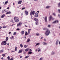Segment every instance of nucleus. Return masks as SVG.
I'll return each instance as SVG.
<instances>
[{
	"instance_id": "0e129e2a",
	"label": "nucleus",
	"mask_w": 60,
	"mask_h": 60,
	"mask_svg": "<svg viewBox=\"0 0 60 60\" xmlns=\"http://www.w3.org/2000/svg\"><path fill=\"white\" fill-rule=\"evenodd\" d=\"M37 11V12H38V13H39V12H40L39 11Z\"/></svg>"
},
{
	"instance_id": "ddd939ff",
	"label": "nucleus",
	"mask_w": 60,
	"mask_h": 60,
	"mask_svg": "<svg viewBox=\"0 0 60 60\" xmlns=\"http://www.w3.org/2000/svg\"><path fill=\"white\" fill-rule=\"evenodd\" d=\"M51 18H52V16L50 15L49 17V21H50V20H51Z\"/></svg>"
},
{
	"instance_id": "72a5a7b5",
	"label": "nucleus",
	"mask_w": 60,
	"mask_h": 60,
	"mask_svg": "<svg viewBox=\"0 0 60 60\" xmlns=\"http://www.w3.org/2000/svg\"><path fill=\"white\" fill-rule=\"evenodd\" d=\"M38 52H40V51H41V49H38Z\"/></svg>"
},
{
	"instance_id": "2f4dec72",
	"label": "nucleus",
	"mask_w": 60,
	"mask_h": 60,
	"mask_svg": "<svg viewBox=\"0 0 60 60\" xmlns=\"http://www.w3.org/2000/svg\"><path fill=\"white\" fill-rule=\"evenodd\" d=\"M7 27V26H3V28H6Z\"/></svg>"
},
{
	"instance_id": "4be33fe9",
	"label": "nucleus",
	"mask_w": 60,
	"mask_h": 60,
	"mask_svg": "<svg viewBox=\"0 0 60 60\" xmlns=\"http://www.w3.org/2000/svg\"><path fill=\"white\" fill-rule=\"evenodd\" d=\"M21 3H22V1H20L19 2H18V4H21Z\"/></svg>"
},
{
	"instance_id": "09e8293b",
	"label": "nucleus",
	"mask_w": 60,
	"mask_h": 60,
	"mask_svg": "<svg viewBox=\"0 0 60 60\" xmlns=\"http://www.w3.org/2000/svg\"><path fill=\"white\" fill-rule=\"evenodd\" d=\"M14 25H15V24H12V25H11V26H14Z\"/></svg>"
},
{
	"instance_id": "c85d7f7f",
	"label": "nucleus",
	"mask_w": 60,
	"mask_h": 60,
	"mask_svg": "<svg viewBox=\"0 0 60 60\" xmlns=\"http://www.w3.org/2000/svg\"><path fill=\"white\" fill-rule=\"evenodd\" d=\"M17 47H16L15 48V51H16L17 50Z\"/></svg>"
},
{
	"instance_id": "5fc2aeb1",
	"label": "nucleus",
	"mask_w": 60,
	"mask_h": 60,
	"mask_svg": "<svg viewBox=\"0 0 60 60\" xmlns=\"http://www.w3.org/2000/svg\"><path fill=\"white\" fill-rule=\"evenodd\" d=\"M11 22H13V20L12 19L11 20Z\"/></svg>"
},
{
	"instance_id": "f8f14e48",
	"label": "nucleus",
	"mask_w": 60,
	"mask_h": 60,
	"mask_svg": "<svg viewBox=\"0 0 60 60\" xmlns=\"http://www.w3.org/2000/svg\"><path fill=\"white\" fill-rule=\"evenodd\" d=\"M28 34H30V32L31 31V29L28 30Z\"/></svg>"
},
{
	"instance_id": "0eeeda50",
	"label": "nucleus",
	"mask_w": 60,
	"mask_h": 60,
	"mask_svg": "<svg viewBox=\"0 0 60 60\" xmlns=\"http://www.w3.org/2000/svg\"><path fill=\"white\" fill-rule=\"evenodd\" d=\"M38 16H39V15L38 14V13H35V17L36 18H37V17H38Z\"/></svg>"
},
{
	"instance_id": "de8ad7c7",
	"label": "nucleus",
	"mask_w": 60,
	"mask_h": 60,
	"mask_svg": "<svg viewBox=\"0 0 60 60\" xmlns=\"http://www.w3.org/2000/svg\"><path fill=\"white\" fill-rule=\"evenodd\" d=\"M21 15L22 16H23V13H22L21 14Z\"/></svg>"
},
{
	"instance_id": "393cba45",
	"label": "nucleus",
	"mask_w": 60,
	"mask_h": 60,
	"mask_svg": "<svg viewBox=\"0 0 60 60\" xmlns=\"http://www.w3.org/2000/svg\"><path fill=\"white\" fill-rule=\"evenodd\" d=\"M20 46L21 48H23V45L22 44H20Z\"/></svg>"
},
{
	"instance_id": "864d4df0",
	"label": "nucleus",
	"mask_w": 60,
	"mask_h": 60,
	"mask_svg": "<svg viewBox=\"0 0 60 60\" xmlns=\"http://www.w3.org/2000/svg\"><path fill=\"white\" fill-rule=\"evenodd\" d=\"M13 38H14V37H13V36H12V39H13Z\"/></svg>"
},
{
	"instance_id": "7ed1b4c3",
	"label": "nucleus",
	"mask_w": 60,
	"mask_h": 60,
	"mask_svg": "<svg viewBox=\"0 0 60 60\" xmlns=\"http://www.w3.org/2000/svg\"><path fill=\"white\" fill-rule=\"evenodd\" d=\"M1 45H6L7 44V43L6 42V41H4L2 42L1 43Z\"/></svg>"
},
{
	"instance_id": "412c9836",
	"label": "nucleus",
	"mask_w": 60,
	"mask_h": 60,
	"mask_svg": "<svg viewBox=\"0 0 60 60\" xmlns=\"http://www.w3.org/2000/svg\"><path fill=\"white\" fill-rule=\"evenodd\" d=\"M8 2V1H6L5 2V4H4V5H5V4H7Z\"/></svg>"
},
{
	"instance_id": "338daca9",
	"label": "nucleus",
	"mask_w": 60,
	"mask_h": 60,
	"mask_svg": "<svg viewBox=\"0 0 60 60\" xmlns=\"http://www.w3.org/2000/svg\"><path fill=\"white\" fill-rule=\"evenodd\" d=\"M37 50V49H36V51H37V50Z\"/></svg>"
},
{
	"instance_id": "a211bd4d",
	"label": "nucleus",
	"mask_w": 60,
	"mask_h": 60,
	"mask_svg": "<svg viewBox=\"0 0 60 60\" xmlns=\"http://www.w3.org/2000/svg\"><path fill=\"white\" fill-rule=\"evenodd\" d=\"M56 22H57V23H58V21H55L54 22H52V23H56Z\"/></svg>"
},
{
	"instance_id": "2eb2a0df",
	"label": "nucleus",
	"mask_w": 60,
	"mask_h": 60,
	"mask_svg": "<svg viewBox=\"0 0 60 60\" xmlns=\"http://www.w3.org/2000/svg\"><path fill=\"white\" fill-rule=\"evenodd\" d=\"M45 22H47V16H45Z\"/></svg>"
},
{
	"instance_id": "bb28decb",
	"label": "nucleus",
	"mask_w": 60,
	"mask_h": 60,
	"mask_svg": "<svg viewBox=\"0 0 60 60\" xmlns=\"http://www.w3.org/2000/svg\"><path fill=\"white\" fill-rule=\"evenodd\" d=\"M4 51V50H0V53H2Z\"/></svg>"
},
{
	"instance_id": "37998d69",
	"label": "nucleus",
	"mask_w": 60,
	"mask_h": 60,
	"mask_svg": "<svg viewBox=\"0 0 60 60\" xmlns=\"http://www.w3.org/2000/svg\"><path fill=\"white\" fill-rule=\"evenodd\" d=\"M29 51H30V52H31V51H32V49H30L29 50Z\"/></svg>"
},
{
	"instance_id": "3c124183",
	"label": "nucleus",
	"mask_w": 60,
	"mask_h": 60,
	"mask_svg": "<svg viewBox=\"0 0 60 60\" xmlns=\"http://www.w3.org/2000/svg\"><path fill=\"white\" fill-rule=\"evenodd\" d=\"M11 32H9V34H11Z\"/></svg>"
},
{
	"instance_id": "8fccbe9b",
	"label": "nucleus",
	"mask_w": 60,
	"mask_h": 60,
	"mask_svg": "<svg viewBox=\"0 0 60 60\" xmlns=\"http://www.w3.org/2000/svg\"><path fill=\"white\" fill-rule=\"evenodd\" d=\"M20 58H22V56H21L20 57Z\"/></svg>"
},
{
	"instance_id": "b1692460",
	"label": "nucleus",
	"mask_w": 60,
	"mask_h": 60,
	"mask_svg": "<svg viewBox=\"0 0 60 60\" xmlns=\"http://www.w3.org/2000/svg\"><path fill=\"white\" fill-rule=\"evenodd\" d=\"M51 55H54L55 54V52H52L51 53Z\"/></svg>"
},
{
	"instance_id": "4d7b16f0",
	"label": "nucleus",
	"mask_w": 60,
	"mask_h": 60,
	"mask_svg": "<svg viewBox=\"0 0 60 60\" xmlns=\"http://www.w3.org/2000/svg\"><path fill=\"white\" fill-rule=\"evenodd\" d=\"M24 38H25V39H26V36H25Z\"/></svg>"
},
{
	"instance_id": "dca6fc26",
	"label": "nucleus",
	"mask_w": 60,
	"mask_h": 60,
	"mask_svg": "<svg viewBox=\"0 0 60 60\" xmlns=\"http://www.w3.org/2000/svg\"><path fill=\"white\" fill-rule=\"evenodd\" d=\"M11 11H9V12H7L6 13V14H11Z\"/></svg>"
},
{
	"instance_id": "6e6d98bb",
	"label": "nucleus",
	"mask_w": 60,
	"mask_h": 60,
	"mask_svg": "<svg viewBox=\"0 0 60 60\" xmlns=\"http://www.w3.org/2000/svg\"><path fill=\"white\" fill-rule=\"evenodd\" d=\"M7 45H8V46H9V45H10V44L9 43H8L7 44Z\"/></svg>"
},
{
	"instance_id": "774afa93",
	"label": "nucleus",
	"mask_w": 60,
	"mask_h": 60,
	"mask_svg": "<svg viewBox=\"0 0 60 60\" xmlns=\"http://www.w3.org/2000/svg\"><path fill=\"white\" fill-rule=\"evenodd\" d=\"M59 44H60V41L59 42Z\"/></svg>"
},
{
	"instance_id": "58836bf2",
	"label": "nucleus",
	"mask_w": 60,
	"mask_h": 60,
	"mask_svg": "<svg viewBox=\"0 0 60 60\" xmlns=\"http://www.w3.org/2000/svg\"><path fill=\"white\" fill-rule=\"evenodd\" d=\"M27 47V45L26 46V45H24V48H26Z\"/></svg>"
},
{
	"instance_id": "423d86ee",
	"label": "nucleus",
	"mask_w": 60,
	"mask_h": 60,
	"mask_svg": "<svg viewBox=\"0 0 60 60\" xmlns=\"http://www.w3.org/2000/svg\"><path fill=\"white\" fill-rule=\"evenodd\" d=\"M22 25V23L21 22H19L17 24V26H20Z\"/></svg>"
},
{
	"instance_id": "a878e982",
	"label": "nucleus",
	"mask_w": 60,
	"mask_h": 60,
	"mask_svg": "<svg viewBox=\"0 0 60 60\" xmlns=\"http://www.w3.org/2000/svg\"><path fill=\"white\" fill-rule=\"evenodd\" d=\"M29 50V49H25V51L26 52V51H28Z\"/></svg>"
},
{
	"instance_id": "6e6552de",
	"label": "nucleus",
	"mask_w": 60,
	"mask_h": 60,
	"mask_svg": "<svg viewBox=\"0 0 60 60\" xmlns=\"http://www.w3.org/2000/svg\"><path fill=\"white\" fill-rule=\"evenodd\" d=\"M21 34L22 35H23V34H24V30H22L21 31Z\"/></svg>"
},
{
	"instance_id": "e2e57ef3",
	"label": "nucleus",
	"mask_w": 60,
	"mask_h": 60,
	"mask_svg": "<svg viewBox=\"0 0 60 60\" xmlns=\"http://www.w3.org/2000/svg\"><path fill=\"white\" fill-rule=\"evenodd\" d=\"M14 52V50L13 51H12L11 52Z\"/></svg>"
},
{
	"instance_id": "79ce46f5",
	"label": "nucleus",
	"mask_w": 60,
	"mask_h": 60,
	"mask_svg": "<svg viewBox=\"0 0 60 60\" xmlns=\"http://www.w3.org/2000/svg\"><path fill=\"white\" fill-rule=\"evenodd\" d=\"M42 59H43L41 57L39 60H42Z\"/></svg>"
},
{
	"instance_id": "f03ea898",
	"label": "nucleus",
	"mask_w": 60,
	"mask_h": 60,
	"mask_svg": "<svg viewBox=\"0 0 60 60\" xmlns=\"http://www.w3.org/2000/svg\"><path fill=\"white\" fill-rule=\"evenodd\" d=\"M14 20L16 22H19V19L17 17H14Z\"/></svg>"
},
{
	"instance_id": "f3484780",
	"label": "nucleus",
	"mask_w": 60,
	"mask_h": 60,
	"mask_svg": "<svg viewBox=\"0 0 60 60\" xmlns=\"http://www.w3.org/2000/svg\"><path fill=\"white\" fill-rule=\"evenodd\" d=\"M38 45H40V43H37L35 45V46L37 47V46Z\"/></svg>"
},
{
	"instance_id": "473e14b6",
	"label": "nucleus",
	"mask_w": 60,
	"mask_h": 60,
	"mask_svg": "<svg viewBox=\"0 0 60 60\" xmlns=\"http://www.w3.org/2000/svg\"><path fill=\"white\" fill-rule=\"evenodd\" d=\"M7 58L8 59V60H10V56H8Z\"/></svg>"
},
{
	"instance_id": "9b49d317",
	"label": "nucleus",
	"mask_w": 60,
	"mask_h": 60,
	"mask_svg": "<svg viewBox=\"0 0 60 60\" xmlns=\"http://www.w3.org/2000/svg\"><path fill=\"white\" fill-rule=\"evenodd\" d=\"M22 51H23L22 49L20 50L18 52V53H21L22 52Z\"/></svg>"
},
{
	"instance_id": "603ef678",
	"label": "nucleus",
	"mask_w": 60,
	"mask_h": 60,
	"mask_svg": "<svg viewBox=\"0 0 60 60\" xmlns=\"http://www.w3.org/2000/svg\"><path fill=\"white\" fill-rule=\"evenodd\" d=\"M58 11L60 13V9L58 10Z\"/></svg>"
},
{
	"instance_id": "4c0bfd02",
	"label": "nucleus",
	"mask_w": 60,
	"mask_h": 60,
	"mask_svg": "<svg viewBox=\"0 0 60 60\" xmlns=\"http://www.w3.org/2000/svg\"><path fill=\"white\" fill-rule=\"evenodd\" d=\"M19 30H20V29L19 28H18L16 29V30H17V31H19Z\"/></svg>"
},
{
	"instance_id": "cd10ccee",
	"label": "nucleus",
	"mask_w": 60,
	"mask_h": 60,
	"mask_svg": "<svg viewBox=\"0 0 60 60\" xmlns=\"http://www.w3.org/2000/svg\"><path fill=\"white\" fill-rule=\"evenodd\" d=\"M8 37H6V41H7L8 40Z\"/></svg>"
},
{
	"instance_id": "aec40b11",
	"label": "nucleus",
	"mask_w": 60,
	"mask_h": 60,
	"mask_svg": "<svg viewBox=\"0 0 60 60\" xmlns=\"http://www.w3.org/2000/svg\"><path fill=\"white\" fill-rule=\"evenodd\" d=\"M28 34L27 32L26 31L25 35H27Z\"/></svg>"
},
{
	"instance_id": "052dcab7",
	"label": "nucleus",
	"mask_w": 60,
	"mask_h": 60,
	"mask_svg": "<svg viewBox=\"0 0 60 60\" xmlns=\"http://www.w3.org/2000/svg\"><path fill=\"white\" fill-rule=\"evenodd\" d=\"M43 43H44V44H43L44 45H45V43L44 42Z\"/></svg>"
},
{
	"instance_id": "20e7f679",
	"label": "nucleus",
	"mask_w": 60,
	"mask_h": 60,
	"mask_svg": "<svg viewBox=\"0 0 60 60\" xmlns=\"http://www.w3.org/2000/svg\"><path fill=\"white\" fill-rule=\"evenodd\" d=\"M34 20L35 21H36V24L37 25H38V19H36V18H34Z\"/></svg>"
},
{
	"instance_id": "6ab92c4d",
	"label": "nucleus",
	"mask_w": 60,
	"mask_h": 60,
	"mask_svg": "<svg viewBox=\"0 0 60 60\" xmlns=\"http://www.w3.org/2000/svg\"><path fill=\"white\" fill-rule=\"evenodd\" d=\"M4 16H5V15L3 14L2 15L1 17L2 18H4Z\"/></svg>"
},
{
	"instance_id": "49530a36",
	"label": "nucleus",
	"mask_w": 60,
	"mask_h": 60,
	"mask_svg": "<svg viewBox=\"0 0 60 60\" xmlns=\"http://www.w3.org/2000/svg\"><path fill=\"white\" fill-rule=\"evenodd\" d=\"M4 12H5V10H4V11H2V13H4Z\"/></svg>"
},
{
	"instance_id": "9d476101",
	"label": "nucleus",
	"mask_w": 60,
	"mask_h": 60,
	"mask_svg": "<svg viewBox=\"0 0 60 60\" xmlns=\"http://www.w3.org/2000/svg\"><path fill=\"white\" fill-rule=\"evenodd\" d=\"M30 39L29 38H28L27 39V40L26 41L27 42H29L30 41Z\"/></svg>"
},
{
	"instance_id": "1a4fd4ad",
	"label": "nucleus",
	"mask_w": 60,
	"mask_h": 60,
	"mask_svg": "<svg viewBox=\"0 0 60 60\" xmlns=\"http://www.w3.org/2000/svg\"><path fill=\"white\" fill-rule=\"evenodd\" d=\"M58 42H59V41L58 40H57L56 41V45H58Z\"/></svg>"
},
{
	"instance_id": "c756f323",
	"label": "nucleus",
	"mask_w": 60,
	"mask_h": 60,
	"mask_svg": "<svg viewBox=\"0 0 60 60\" xmlns=\"http://www.w3.org/2000/svg\"><path fill=\"white\" fill-rule=\"evenodd\" d=\"M13 34L14 35H16V32H14Z\"/></svg>"
},
{
	"instance_id": "e433bc0d",
	"label": "nucleus",
	"mask_w": 60,
	"mask_h": 60,
	"mask_svg": "<svg viewBox=\"0 0 60 60\" xmlns=\"http://www.w3.org/2000/svg\"><path fill=\"white\" fill-rule=\"evenodd\" d=\"M52 14L55 16H56V13H53Z\"/></svg>"
},
{
	"instance_id": "4468645a",
	"label": "nucleus",
	"mask_w": 60,
	"mask_h": 60,
	"mask_svg": "<svg viewBox=\"0 0 60 60\" xmlns=\"http://www.w3.org/2000/svg\"><path fill=\"white\" fill-rule=\"evenodd\" d=\"M25 14L26 15H28V12H27V11H25Z\"/></svg>"
},
{
	"instance_id": "a19ab883",
	"label": "nucleus",
	"mask_w": 60,
	"mask_h": 60,
	"mask_svg": "<svg viewBox=\"0 0 60 60\" xmlns=\"http://www.w3.org/2000/svg\"><path fill=\"white\" fill-rule=\"evenodd\" d=\"M10 60H13V58H11Z\"/></svg>"
},
{
	"instance_id": "680f3d73",
	"label": "nucleus",
	"mask_w": 60,
	"mask_h": 60,
	"mask_svg": "<svg viewBox=\"0 0 60 60\" xmlns=\"http://www.w3.org/2000/svg\"><path fill=\"white\" fill-rule=\"evenodd\" d=\"M43 30H45V28H43Z\"/></svg>"
},
{
	"instance_id": "c03bdc74",
	"label": "nucleus",
	"mask_w": 60,
	"mask_h": 60,
	"mask_svg": "<svg viewBox=\"0 0 60 60\" xmlns=\"http://www.w3.org/2000/svg\"><path fill=\"white\" fill-rule=\"evenodd\" d=\"M48 27H50V25H48Z\"/></svg>"
},
{
	"instance_id": "a18cd8bd",
	"label": "nucleus",
	"mask_w": 60,
	"mask_h": 60,
	"mask_svg": "<svg viewBox=\"0 0 60 60\" xmlns=\"http://www.w3.org/2000/svg\"><path fill=\"white\" fill-rule=\"evenodd\" d=\"M25 8H22V10H25Z\"/></svg>"
},
{
	"instance_id": "69168bd1",
	"label": "nucleus",
	"mask_w": 60,
	"mask_h": 60,
	"mask_svg": "<svg viewBox=\"0 0 60 60\" xmlns=\"http://www.w3.org/2000/svg\"><path fill=\"white\" fill-rule=\"evenodd\" d=\"M9 9V7H8V8H7V9Z\"/></svg>"
},
{
	"instance_id": "bf43d9fd",
	"label": "nucleus",
	"mask_w": 60,
	"mask_h": 60,
	"mask_svg": "<svg viewBox=\"0 0 60 60\" xmlns=\"http://www.w3.org/2000/svg\"><path fill=\"white\" fill-rule=\"evenodd\" d=\"M43 38V37H41V39H42Z\"/></svg>"
},
{
	"instance_id": "39448f33",
	"label": "nucleus",
	"mask_w": 60,
	"mask_h": 60,
	"mask_svg": "<svg viewBox=\"0 0 60 60\" xmlns=\"http://www.w3.org/2000/svg\"><path fill=\"white\" fill-rule=\"evenodd\" d=\"M34 13H35V11H33L32 12V11H31L30 13V15L31 16H32L33 15H34Z\"/></svg>"
},
{
	"instance_id": "f257e3e1",
	"label": "nucleus",
	"mask_w": 60,
	"mask_h": 60,
	"mask_svg": "<svg viewBox=\"0 0 60 60\" xmlns=\"http://www.w3.org/2000/svg\"><path fill=\"white\" fill-rule=\"evenodd\" d=\"M45 30L46 31L45 33V34L47 36H48L50 34V31L47 28H46Z\"/></svg>"
},
{
	"instance_id": "c9c22d12",
	"label": "nucleus",
	"mask_w": 60,
	"mask_h": 60,
	"mask_svg": "<svg viewBox=\"0 0 60 60\" xmlns=\"http://www.w3.org/2000/svg\"><path fill=\"white\" fill-rule=\"evenodd\" d=\"M5 55H6L5 54H2V56H4H4H5Z\"/></svg>"
},
{
	"instance_id": "f704fd0d",
	"label": "nucleus",
	"mask_w": 60,
	"mask_h": 60,
	"mask_svg": "<svg viewBox=\"0 0 60 60\" xmlns=\"http://www.w3.org/2000/svg\"><path fill=\"white\" fill-rule=\"evenodd\" d=\"M50 6H47L46 7V8H50Z\"/></svg>"
},
{
	"instance_id": "ea45409f",
	"label": "nucleus",
	"mask_w": 60,
	"mask_h": 60,
	"mask_svg": "<svg viewBox=\"0 0 60 60\" xmlns=\"http://www.w3.org/2000/svg\"><path fill=\"white\" fill-rule=\"evenodd\" d=\"M39 33H37L36 34V35L37 36H38V35H39Z\"/></svg>"
},
{
	"instance_id": "7c9ffc66",
	"label": "nucleus",
	"mask_w": 60,
	"mask_h": 60,
	"mask_svg": "<svg viewBox=\"0 0 60 60\" xmlns=\"http://www.w3.org/2000/svg\"><path fill=\"white\" fill-rule=\"evenodd\" d=\"M28 57H29V56H26L25 57V58H28Z\"/></svg>"
},
{
	"instance_id": "5701e85b",
	"label": "nucleus",
	"mask_w": 60,
	"mask_h": 60,
	"mask_svg": "<svg viewBox=\"0 0 60 60\" xmlns=\"http://www.w3.org/2000/svg\"><path fill=\"white\" fill-rule=\"evenodd\" d=\"M32 53V52H29L28 54H31Z\"/></svg>"
},
{
	"instance_id": "13d9d810",
	"label": "nucleus",
	"mask_w": 60,
	"mask_h": 60,
	"mask_svg": "<svg viewBox=\"0 0 60 60\" xmlns=\"http://www.w3.org/2000/svg\"><path fill=\"white\" fill-rule=\"evenodd\" d=\"M1 59H4V58L3 57H2L1 58Z\"/></svg>"
}]
</instances>
